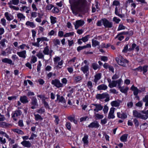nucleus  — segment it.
I'll return each instance as SVG.
<instances>
[{
  "label": "nucleus",
  "instance_id": "f257e3e1",
  "mask_svg": "<svg viewBox=\"0 0 148 148\" xmlns=\"http://www.w3.org/2000/svg\"><path fill=\"white\" fill-rule=\"evenodd\" d=\"M69 2L72 12L75 15L84 12L87 8L86 0H69Z\"/></svg>",
  "mask_w": 148,
  "mask_h": 148
},
{
  "label": "nucleus",
  "instance_id": "f03ea898",
  "mask_svg": "<svg viewBox=\"0 0 148 148\" xmlns=\"http://www.w3.org/2000/svg\"><path fill=\"white\" fill-rule=\"evenodd\" d=\"M91 108L93 109L95 112H98L99 111L101 110L103 108V107L99 104H92L90 106ZM93 110H89V113L91 112Z\"/></svg>",
  "mask_w": 148,
  "mask_h": 148
},
{
  "label": "nucleus",
  "instance_id": "7ed1b4c3",
  "mask_svg": "<svg viewBox=\"0 0 148 148\" xmlns=\"http://www.w3.org/2000/svg\"><path fill=\"white\" fill-rule=\"evenodd\" d=\"M108 82H109L108 86L110 88L113 87H116L117 85V87L120 84H121L123 82V81L121 79H119L116 80H112V82L109 81L108 80Z\"/></svg>",
  "mask_w": 148,
  "mask_h": 148
},
{
  "label": "nucleus",
  "instance_id": "20e7f679",
  "mask_svg": "<svg viewBox=\"0 0 148 148\" xmlns=\"http://www.w3.org/2000/svg\"><path fill=\"white\" fill-rule=\"evenodd\" d=\"M116 60L119 65L124 67L126 66L129 62L127 60L123 58L119 60L118 58H116Z\"/></svg>",
  "mask_w": 148,
  "mask_h": 148
},
{
  "label": "nucleus",
  "instance_id": "39448f33",
  "mask_svg": "<svg viewBox=\"0 0 148 148\" xmlns=\"http://www.w3.org/2000/svg\"><path fill=\"white\" fill-rule=\"evenodd\" d=\"M31 106V109H34L36 108L38 106L37 100L35 97H32L31 98V101L30 103Z\"/></svg>",
  "mask_w": 148,
  "mask_h": 148
},
{
  "label": "nucleus",
  "instance_id": "423d86ee",
  "mask_svg": "<svg viewBox=\"0 0 148 148\" xmlns=\"http://www.w3.org/2000/svg\"><path fill=\"white\" fill-rule=\"evenodd\" d=\"M21 113L22 112L20 110H16L12 114V117L15 121H16L17 120V118L20 116Z\"/></svg>",
  "mask_w": 148,
  "mask_h": 148
},
{
  "label": "nucleus",
  "instance_id": "0eeeda50",
  "mask_svg": "<svg viewBox=\"0 0 148 148\" xmlns=\"http://www.w3.org/2000/svg\"><path fill=\"white\" fill-rule=\"evenodd\" d=\"M102 23L104 26L106 28H111L112 27V23L110 22L106 19H102Z\"/></svg>",
  "mask_w": 148,
  "mask_h": 148
},
{
  "label": "nucleus",
  "instance_id": "6e6552de",
  "mask_svg": "<svg viewBox=\"0 0 148 148\" xmlns=\"http://www.w3.org/2000/svg\"><path fill=\"white\" fill-rule=\"evenodd\" d=\"M51 83L58 88H59L63 86V84L60 82V81L58 79H55L52 80Z\"/></svg>",
  "mask_w": 148,
  "mask_h": 148
},
{
  "label": "nucleus",
  "instance_id": "1a4fd4ad",
  "mask_svg": "<svg viewBox=\"0 0 148 148\" xmlns=\"http://www.w3.org/2000/svg\"><path fill=\"white\" fill-rule=\"evenodd\" d=\"M85 23L84 21L82 20L76 21L74 25L75 29H77L79 27L82 26Z\"/></svg>",
  "mask_w": 148,
  "mask_h": 148
},
{
  "label": "nucleus",
  "instance_id": "9d476101",
  "mask_svg": "<svg viewBox=\"0 0 148 148\" xmlns=\"http://www.w3.org/2000/svg\"><path fill=\"white\" fill-rule=\"evenodd\" d=\"M148 118V110H147L141 111L140 118L146 120Z\"/></svg>",
  "mask_w": 148,
  "mask_h": 148
},
{
  "label": "nucleus",
  "instance_id": "9b49d317",
  "mask_svg": "<svg viewBox=\"0 0 148 148\" xmlns=\"http://www.w3.org/2000/svg\"><path fill=\"white\" fill-rule=\"evenodd\" d=\"M109 96L108 94L107 93H103L102 94H98L96 96V98L99 100L103 99Z\"/></svg>",
  "mask_w": 148,
  "mask_h": 148
},
{
  "label": "nucleus",
  "instance_id": "f8f14e48",
  "mask_svg": "<svg viewBox=\"0 0 148 148\" xmlns=\"http://www.w3.org/2000/svg\"><path fill=\"white\" fill-rule=\"evenodd\" d=\"M100 126L98 122L97 121H94L88 125V127L89 128H98Z\"/></svg>",
  "mask_w": 148,
  "mask_h": 148
},
{
  "label": "nucleus",
  "instance_id": "ddd939ff",
  "mask_svg": "<svg viewBox=\"0 0 148 148\" xmlns=\"http://www.w3.org/2000/svg\"><path fill=\"white\" fill-rule=\"evenodd\" d=\"M21 144L25 147L30 148L32 147V144L29 141L24 140L21 142Z\"/></svg>",
  "mask_w": 148,
  "mask_h": 148
},
{
  "label": "nucleus",
  "instance_id": "4468645a",
  "mask_svg": "<svg viewBox=\"0 0 148 148\" xmlns=\"http://www.w3.org/2000/svg\"><path fill=\"white\" fill-rule=\"evenodd\" d=\"M115 108H110V111L108 115V118L109 119H114L115 117L114 115V112Z\"/></svg>",
  "mask_w": 148,
  "mask_h": 148
},
{
  "label": "nucleus",
  "instance_id": "2eb2a0df",
  "mask_svg": "<svg viewBox=\"0 0 148 148\" xmlns=\"http://www.w3.org/2000/svg\"><path fill=\"white\" fill-rule=\"evenodd\" d=\"M17 54L19 57L23 58H25L26 56V52L25 50H23L20 52H18Z\"/></svg>",
  "mask_w": 148,
  "mask_h": 148
},
{
  "label": "nucleus",
  "instance_id": "dca6fc26",
  "mask_svg": "<svg viewBox=\"0 0 148 148\" xmlns=\"http://www.w3.org/2000/svg\"><path fill=\"white\" fill-rule=\"evenodd\" d=\"M121 85L120 84L118 88L119 89L120 91L122 92L125 93H126L129 89L127 87H125L124 86L121 87Z\"/></svg>",
  "mask_w": 148,
  "mask_h": 148
},
{
  "label": "nucleus",
  "instance_id": "f3484780",
  "mask_svg": "<svg viewBox=\"0 0 148 148\" xmlns=\"http://www.w3.org/2000/svg\"><path fill=\"white\" fill-rule=\"evenodd\" d=\"M2 61L3 63H7L10 65H13L14 64V63L12 62L11 60L8 58H5L2 59Z\"/></svg>",
  "mask_w": 148,
  "mask_h": 148
},
{
  "label": "nucleus",
  "instance_id": "a211bd4d",
  "mask_svg": "<svg viewBox=\"0 0 148 148\" xmlns=\"http://www.w3.org/2000/svg\"><path fill=\"white\" fill-rule=\"evenodd\" d=\"M56 96L57 100L59 102H61L62 103H66L65 100L63 96H60L59 94H57Z\"/></svg>",
  "mask_w": 148,
  "mask_h": 148
},
{
  "label": "nucleus",
  "instance_id": "6ab92c4d",
  "mask_svg": "<svg viewBox=\"0 0 148 148\" xmlns=\"http://www.w3.org/2000/svg\"><path fill=\"white\" fill-rule=\"evenodd\" d=\"M131 89L134 91V94L135 96L137 95L138 93L140 92V90L138 89L137 87H135L133 85L131 87Z\"/></svg>",
  "mask_w": 148,
  "mask_h": 148
},
{
  "label": "nucleus",
  "instance_id": "aec40b11",
  "mask_svg": "<svg viewBox=\"0 0 148 148\" xmlns=\"http://www.w3.org/2000/svg\"><path fill=\"white\" fill-rule=\"evenodd\" d=\"M97 88L98 90H106L108 88V86L106 85L102 84L98 86Z\"/></svg>",
  "mask_w": 148,
  "mask_h": 148
},
{
  "label": "nucleus",
  "instance_id": "412c9836",
  "mask_svg": "<svg viewBox=\"0 0 148 148\" xmlns=\"http://www.w3.org/2000/svg\"><path fill=\"white\" fill-rule=\"evenodd\" d=\"M20 101L23 103H26L29 102L28 99L26 96H21L20 98Z\"/></svg>",
  "mask_w": 148,
  "mask_h": 148
},
{
  "label": "nucleus",
  "instance_id": "4be33fe9",
  "mask_svg": "<svg viewBox=\"0 0 148 148\" xmlns=\"http://www.w3.org/2000/svg\"><path fill=\"white\" fill-rule=\"evenodd\" d=\"M5 16L7 20L9 21L13 19V16L11 14H10L8 12H6L5 13Z\"/></svg>",
  "mask_w": 148,
  "mask_h": 148
},
{
  "label": "nucleus",
  "instance_id": "5701e85b",
  "mask_svg": "<svg viewBox=\"0 0 148 148\" xmlns=\"http://www.w3.org/2000/svg\"><path fill=\"white\" fill-rule=\"evenodd\" d=\"M121 102V101L119 100L113 101L111 102V104L112 106L118 107L119 106Z\"/></svg>",
  "mask_w": 148,
  "mask_h": 148
},
{
  "label": "nucleus",
  "instance_id": "b1692460",
  "mask_svg": "<svg viewBox=\"0 0 148 148\" xmlns=\"http://www.w3.org/2000/svg\"><path fill=\"white\" fill-rule=\"evenodd\" d=\"M19 3V0H11L8 3V4L9 5L13 4L15 5H17Z\"/></svg>",
  "mask_w": 148,
  "mask_h": 148
},
{
  "label": "nucleus",
  "instance_id": "393cba45",
  "mask_svg": "<svg viewBox=\"0 0 148 148\" xmlns=\"http://www.w3.org/2000/svg\"><path fill=\"white\" fill-rule=\"evenodd\" d=\"M26 25L29 26L32 28H34L36 26L34 23L33 22H30L29 21H27L25 23Z\"/></svg>",
  "mask_w": 148,
  "mask_h": 148
},
{
  "label": "nucleus",
  "instance_id": "a878e982",
  "mask_svg": "<svg viewBox=\"0 0 148 148\" xmlns=\"http://www.w3.org/2000/svg\"><path fill=\"white\" fill-rule=\"evenodd\" d=\"M94 77V82L95 83H96L98 81L101 79V74L99 73H97L95 75Z\"/></svg>",
  "mask_w": 148,
  "mask_h": 148
},
{
  "label": "nucleus",
  "instance_id": "bb28decb",
  "mask_svg": "<svg viewBox=\"0 0 148 148\" xmlns=\"http://www.w3.org/2000/svg\"><path fill=\"white\" fill-rule=\"evenodd\" d=\"M114 13L115 14L120 18H122L124 17V15L123 14H121L119 13V12L118 10V8L117 7H116L115 8Z\"/></svg>",
  "mask_w": 148,
  "mask_h": 148
},
{
  "label": "nucleus",
  "instance_id": "cd10ccee",
  "mask_svg": "<svg viewBox=\"0 0 148 148\" xmlns=\"http://www.w3.org/2000/svg\"><path fill=\"white\" fill-rule=\"evenodd\" d=\"M84 73H85L89 71V67L88 65H85V66L82 67L81 69Z\"/></svg>",
  "mask_w": 148,
  "mask_h": 148
},
{
  "label": "nucleus",
  "instance_id": "c85d7f7f",
  "mask_svg": "<svg viewBox=\"0 0 148 148\" xmlns=\"http://www.w3.org/2000/svg\"><path fill=\"white\" fill-rule=\"evenodd\" d=\"M117 116L119 118L125 119L127 117V115L124 113L121 114L120 112L117 113Z\"/></svg>",
  "mask_w": 148,
  "mask_h": 148
},
{
  "label": "nucleus",
  "instance_id": "c756f323",
  "mask_svg": "<svg viewBox=\"0 0 148 148\" xmlns=\"http://www.w3.org/2000/svg\"><path fill=\"white\" fill-rule=\"evenodd\" d=\"M47 45V43L46 44V46L44 48L43 52L45 55H48L49 54V47Z\"/></svg>",
  "mask_w": 148,
  "mask_h": 148
},
{
  "label": "nucleus",
  "instance_id": "7c9ffc66",
  "mask_svg": "<svg viewBox=\"0 0 148 148\" xmlns=\"http://www.w3.org/2000/svg\"><path fill=\"white\" fill-rule=\"evenodd\" d=\"M37 40L40 43V41H48L49 40V39L46 37H42L37 38Z\"/></svg>",
  "mask_w": 148,
  "mask_h": 148
},
{
  "label": "nucleus",
  "instance_id": "2f4dec72",
  "mask_svg": "<svg viewBox=\"0 0 148 148\" xmlns=\"http://www.w3.org/2000/svg\"><path fill=\"white\" fill-rule=\"evenodd\" d=\"M18 18L20 19V20H24L25 18V16L23 15V14L21 13H19L17 14Z\"/></svg>",
  "mask_w": 148,
  "mask_h": 148
},
{
  "label": "nucleus",
  "instance_id": "473e14b6",
  "mask_svg": "<svg viewBox=\"0 0 148 148\" xmlns=\"http://www.w3.org/2000/svg\"><path fill=\"white\" fill-rule=\"evenodd\" d=\"M127 134H125L121 136L120 138V140L122 142H126L127 140Z\"/></svg>",
  "mask_w": 148,
  "mask_h": 148
},
{
  "label": "nucleus",
  "instance_id": "72a5a7b5",
  "mask_svg": "<svg viewBox=\"0 0 148 148\" xmlns=\"http://www.w3.org/2000/svg\"><path fill=\"white\" fill-rule=\"evenodd\" d=\"M133 115L134 117L140 118L141 113L137 111L134 110L133 111Z\"/></svg>",
  "mask_w": 148,
  "mask_h": 148
},
{
  "label": "nucleus",
  "instance_id": "f704fd0d",
  "mask_svg": "<svg viewBox=\"0 0 148 148\" xmlns=\"http://www.w3.org/2000/svg\"><path fill=\"white\" fill-rule=\"evenodd\" d=\"M34 115L35 117V120L36 121L42 120L43 118L41 116L38 114H35V113H34Z\"/></svg>",
  "mask_w": 148,
  "mask_h": 148
},
{
  "label": "nucleus",
  "instance_id": "c9c22d12",
  "mask_svg": "<svg viewBox=\"0 0 148 148\" xmlns=\"http://www.w3.org/2000/svg\"><path fill=\"white\" fill-rule=\"evenodd\" d=\"M88 136L86 134H85L82 139V140L84 142V145H86L88 143Z\"/></svg>",
  "mask_w": 148,
  "mask_h": 148
},
{
  "label": "nucleus",
  "instance_id": "e433bc0d",
  "mask_svg": "<svg viewBox=\"0 0 148 148\" xmlns=\"http://www.w3.org/2000/svg\"><path fill=\"white\" fill-rule=\"evenodd\" d=\"M82 79L81 76H76L74 77V81L76 83L79 82Z\"/></svg>",
  "mask_w": 148,
  "mask_h": 148
},
{
  "label": "nucleus",
  "instance_id": "4c0bfd02",
  "mask_svg": "<svg viewBox=\"0 0 148 148\" xmlns=\"http://www.w3.org/2000/svg\"><path fill=\"white\" fill-rule=\"evenodd\" d=\"M95 118L96 119H101L103 117V115L100 114L99 113H96L95 112Z\"/></svg>",
  "mask_w": 148,
  "mask_h": 148
},
{
  "label": "nucleus",
  "instance_id": "58836bf2",
  "mask_svg": "<svg viewBox=\"0 0 148 148\" xmlns=\"http://www.w3.org/2000/svg\"><path fill=\"white\" fill-rule=\"evenodd\" d=\"M36 56L39 59H44V55L41 51L37 53Z\"/></svg>",
  "mask_w": 148,
  "mask_h": 148
},
{
  "label": "nucleus",
  "instance_id": "ea45409f",
  "mask_svg": "<svg viewBox=\"0 0 148 148\" xmlns=\"http://www.w3.org/2000/svg\"><path fill=\"white\" fill-rule=\"evenodd\" d=\"M50 19L51 20V24H54L57 22V18L56 17H54L51 16L50 17Z\"/></svg>",
  "mask_w": 148,
  "mask_h": 148
},
{
  "label": "nucleus",
  "instance_id": "a19ab883",
  "mask_svg": "<svg viewBox=\"0 0 148 148\" xmlns=\"http://www.w3.org/2000/svg\"><path fill=\"white\" fill-rule=\"evenodd\" d=\"M13 132H16L18 134L23 135L24 134V132L21 130L17 129H14L12 130Z\"/></svg>",
  "mask_w": 148,
  "mask_h": 148
},
{
  "label": "nucleus",
  "instance_id": "79ce46f5",
  "mask_svg": "<svg viewBox=\"0 0 148 148\" xmlns=\"http://www.w3.org/2000/svg\"><path fill=\"white\" fill-rule=\"evenodd\" d=\"M92 45L93 47H95L97 46L99 44V42L98 41H97L94 39H92Z\"/></svg>",
  "mask_w": 148,
  "mask_h": 148
},
{
  "label": "nucleus",
  "instance_id": "37998d69",
  "mask_svg": "<svg viewBox=\"0 0 148 148\" xmlns=\"http://www.w3.org/2000/svg\"><path fill=\"white\" fill-rule=\"evenodd\" d=\"M143 101L145 103V106H148V95H146L145 97L143 99Z\"/></svg>",
  "mask_w": 148,
  "mask_h": 148
},
{
  "label": "nucleus",
  "instance_id": "c03bdc74",
  "mask_svg": "<svg viewBox=\"0 0 148 148\" xmlns=\"http://www.w3.org/2000/svg\"><path fill=\"white\" fill-rule=\"evenodd\" d=\"M7 40L5 38L2 39L0 42V46L1 45L2 47H5V42H7Z\"/></svg>",
  "mask_w": 148,
  "mask_h": 148
},
{
  "label": "nucleus",
  "instance_id": "a18cd8bd",
  "mask_svg": "<svg viewBox=\"0 0 148 148\" xmlns=\"http://www.w3.org/2000/svg\"><path fill=\"white\" fill-rule=\"evenodd\" d=\"M112 6H115L118 7H119L120 6V3L118 1L114 0L113 2Z\"/></svg>",
  "mask_w": 148,
  "mask_h": 148
},
{
  "label": "nucleus",
  "instance_id": "49530a36",
  "mask_svg": "<svg viewBox=\"0 0 148 148\" xmlns=\"http://www.w3.org/2000/svg\"><path fill=\"white\" fill-rule=\"evenodd\" d=\"M37 61V58L34 56H32L31 58L30 63L31 64L34 63Z\"/></svg>",
  "mask_w": 148,
  "mask_h": 148
},
{
  "label": "nucleus",
  "instance_id": "de8ad7c7",
  "mask_svg": "<svg viewBox=\"0 0 148 148\" xmlns=\"http://www.w3.org/2000/svg\"><path fill=\"white\" fill-rule=\"evenodd\" d=\"M89 35H87L86 36L84 37H82V38H81V40L84 42H85L88 41V38L89 37Z\"/></svg>",
  "mask_w": 148,
  "mask_h": 148
},
{
  "label": "nucleus",
  "instance_id": "09e8293b",
  "mask_svg": "<svg viewBox=\"0 0 148 148\" xmlns=\"http://www.w3.org/2000/svg\"><path fill=\"white\" fill-rule=\"evenodd\" d=\"M87 86L90 89L92 88L93 85L92 82L90 81H88L87 84Z\"/></svg>",
  "mask_w": 148,
  "mask_h": 148
},
{
  "label": "nucleus",
  "instance_id": "8fccbe9b",
  "mask_svg": "<svg viewBox=\"0 0 148 148\" xmlns=\"http://www.w3.org/2000/svg\"><path fill=\"white\" fill-rule=\"evenodd\" d=\"M68 119L71 122H73L75 124H76L77 121L74 118L71 116H69L68 117Z\"/></svg>",
  "mask_w": 148,
  "mask_h": 148
},
{
  "label": "nucleus",
  "instance_id": "3c124183",
  "mask_svg": "<svg viewBox=\"0 0 148 148\" xmlns=\"http://www.w3.org/2000/svg\"><path fill=\"white\" fill-rule=\"evenodd\" d=\"M74 32H71L69 33H67L64 35V37H67L71 36H73L74 35Z\"/></svg>",
  "mask_w": 148,
  "mask_h": 148
},
{
  "label": "nucleus",
  "instance_id": "603ef678",
  "mask_svg": "<svg viewBox=\"0 0 148 148\" xmlns=\"http://www.w3.org/2000/svg\"><path fill=\"white\" fill-rule=\"evenodd\" d=\"M91 67L94 70H96L98 68L99 66L97 63H93L92 64Z\"/></svg>",
  "mask_w": 148,
  "mask_h": 148
},
{
  "label": "nucleus",
  "instance_id": "864d4df0",
  "mask_svg": "<svg viewBox=\"0 0 148 148\" xmlns=\"http://www.w3.org/2000/svg\"><path fill=\"white\" fill-rule=\"evenodd\" d=\"M54 63L55 64H57L58 62L60 61L61 59L60 58L57 56L54 58Z\"/></svg>",
  "mask_w": 148,
  "mask_h": 148
},
{
  "label": "nucleus",
  "instance_id": "5fc2aeb1",
  "mask_svg": "<svg viewBox=\"0 0 148 148\" xmlns=\"http://www.w3.org/2000/svg\"><path fill=\"white\" fill-rule=\"evenodd\" d=\"M148 125L146 123H143V125L140 126L141 129L143 130H145L147 127Z\"/></svg>",
  "mask_w": 148,
  "mask_h": 148
},
{
  "label": "nucleus",
  "instance_id": "6e6d98bb",
  "mask_svg": "<svg viewBox=\"0 0 148 148\" xmlns=\"http://www.w3.org/2000/svg\"><path fill=\"white\" fill-rule=\"evenodd\" d=\"M56 31H55L53 30H52L48 33V35L50 36L54 35L55 34L56 35Z\"/></svg>",
  "mask_w": 148,
  "mask_h": 148
},
{
  "label": "nucleus",
  "instance_id": "4d7b16f0",
  "mask_svg": "<svg viewBox=\"0 0 148 148\" xmlns=\"http://www.w3.org/2000/svg\"><path fill=\"white\" fill-rule=\"evenodd\" d=\"M53 42L55 45H59L60 44V42L59 39H54L53 40Z\"/></svg>",
  "mask_w": 148,
  "mask_h": 148
},
{
  "label": "nucleus",
  "instance_id": "13d9d810",
  "mask_svg": "<svg viewBox=\"0 0 148 148\" xmlns=\"http://www.w3.org/2000/svg\"><path fill=\"white\" fill-rule=\"evenodd\" d=\"M113 21L116 23H119L121 21V19L116 17H114L113 19Z\"/></svg>",
  "mask_w": 148,
  "mask_h": 148
},
{
  "label": "nucleus",
  "instance_id": "bf43d9fd",
  "mask_svg": "<svg viewBox=\"0 0 148 148\" xmlns=\"http://www.w3.org/2000/svg\"><path fill=\"white\" fill-rule=\"evenodd\" d=\"M126 27L123 26L122 24H120L119 25L118 29V30L119 31L121 30L125 29Z\"/></svg>",
  "mask_w": 148,
  "mask_h": 148
},
{
  "label": "nucleus",
  "instance_id": "052dcab7",
  "mask_svg": "<svg viewBox=\"0 0 148 148\" xmlns=\"http://www.w3.org/2000/svg\"><path fill=\"white\" fill-rule=\"evenodd\" d=\"M32 7L33 11H36L38 10V9L36 7V5L34 3L32 4Z\"/></svg>",
  "mask_w": 148,
  "mask_h": 148
},
{
  "label": "nucleus",
  "instance_id": "680f3d73",
  "mask_svg": "<svg viewBox=\"0 0 148 148\" xmlns=\"http://www.w3.org/2000/svg\"><path fill=\"white\" fill-rule=\"evenodd\" d=\"M53 6L51 4H48L46 7V10H51Z\"/></svg>",
  "mask_w": 148,
  "mask_h": 148
},
{
  "label": "nucleus",
  "instance_id": "e2e57ef3",
  "mask_svg": "<svg viewBox=\"0 0 148 148\" xmlns=\"http://www.w3.org/2000/svg\"><path fill=\"white\" fill-rule=\"evenodd\" d=\"M9 7L11 9H13L16 10H19V8L18 7H16L14 6L13 5H9Z\"/></svg>",
  "mask_w": 148,
  "mask_h": 148
},
{
  "label": "nucleus",
  "instance_id": "0e129e2a",
  "mask_svg": "<svg viewBox=\"0 0 148 148\" xmlns=\"http://www.w3.org/2000/svg\"><path fill=\"white\" fill-rule=\"evenodd\" d=\"M108 108L107 106H104V108L103 109L104 113L105 114H107L108 112Z\"/></svg>",
  "mask_w": 148,
  "mask_h": 148
},
{
  "label": "nucleus",
  "instance_id": "69168bd1",
  "mask_svg": "<svg viewBox=\"0 0 148 148\" xmlns=\"http://www.w3.org/2000/svg\"><path fill=\"white\" fill-rule=\"evenodd\" d=\"M147 66L146 65L144 66L143 67L142 71H143V73L145 74V73H146L147 71Z\"/></svg>",
  "mask_w": 148,
  "mask_h": 148
},
{
  "label": "nucleus",
  "instance_id": "338daca9",
  "mask_svg": "<svg viewBox=\"0 0 148 148\" xmlns=\"http://www.w3.org/2000/svg\"><path fill=\"white\" fill-rule=\"evenodd\" d=\"M54 117L55 118V122L56 123V125H57L59 123V119H58V117L56 115H54Z\"/></svg>",
  "mask_w": 148,
  "mask_h": 148
},
{
  "label": "nucleus",
  "instance_id": "774afa93",
  "mask_svg": "<svg viewBox=\"0 0 148 148\" xmlns=\"http://www.w3.org/2000/svg\"><path fill=\"white\" fill-rule=\"evenodd\" d=\"M42 102L45 106L47 108H49V107L48 103L45 101V100L43 99L42 101Z\"/></svg>",
  "mask_w": 148,
  "mask_h": 148
}]
</instances>
